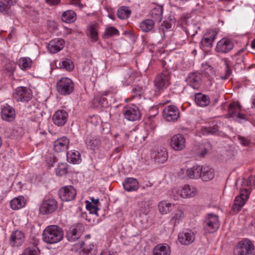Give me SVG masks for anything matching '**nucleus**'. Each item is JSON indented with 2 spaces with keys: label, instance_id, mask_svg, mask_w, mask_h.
<instances>
[{
  "label": "nucleus",
  "instance_id": "0e129e2a",
  "mask_svg": "<svg viewBox=\"0 0 255 255\" xmlns=\"http://www.w3.org/2000/svg\"><path fill=\"white\" fill-rule=\"evenodd\" d=\"M101 255H111L109 252L104 251L101 253Z\"/></svg>",
  "mask_w": 255,
  "mask_h": 255
},
{
  "label": "nucleus",
  "instance_id": "393cba45",
  "mask_svg": "<svg viewBox=\"0 0 255 255\" xmlns=\"http://www.w3.org/2000/svg\"><path fill=\"white\" fill-rule=\"evenodd\" d=\"M195 239L193 232L188 231L186 232L180 233L178 235V241L184 245H188L192 243Z\"/></svg>",
  "mask_w": 255,
  "mask_h": 255
},
{
  "label": "nucleus",
  "instance_id": "49530a36",
  "mask_svg": "<svg viewBox=\"0 0 255 255\" xmlns=\"http://www.w3.org/2000/svg\"><path fill=\"white\" fill-rule=\"evenodd\" d=\"M67 173V165L66 163H61L58 164L56 169V175L62 176L65 175Z\"/></svg>",
  "mask_w": 255,
  "mask_h": 255
},
{
  "label": "nucleus",
  "instance_id": "473e14b6",
  "mask_svg": "<svg viewBox=\"0 0 255 255\" xmlns=\"http://www.w3.org/2000/svg\"><path fill=\"white\" fill-rule=\"evenodd\" d=\"M25 200L23 196L13 199L10 202V207L13 210H18L25 206Z\"/></svg>",
  "mask_w": 255,
  "mask_h": 255
},
{
  "label": "nucleus",
  "instance_id": "dca6fc26",
  "mask_svg": "<svg viewBox=\"0 0 255 255\" xmlns=\"http://www.w3.org/2000/svg\"><path fill=\"white\" fill-rule=\"evenodd\" d=\"M151 157L159 163H163L168 159V153L164 148L157 147L151 152Z\"/></svg>",
  "mask_w": 255,
  "mask_h": 255
},
{
  "label": "nucleus",
  "instance_id": "69168bd1",
  "mask_svg": "<svg viewBox=\"0 0 255 255\" xmlns=\"http://www.w3.org/2000/svg\"><path fill=\"white\" fill-rule=\"evenodd\" d=\"M251 47L255 49V38L251 42Z\"/></svg>",
  "mask_w": 255,
  "mask_h": 255
},
{
  "label": "nucleus",
  "instance_id": "4c0bfd02",
  "mask_svg": "<svg viewBox=\"0 0 255 255\" xmlns=\"http://www.w3.org/2000/svg\"><path fill=\"white\" fill-rule=\"evenodd\" d=\"M154 25V22L152 19H146L139 24V28L143 32H148L152 30Z\"/></svg>",
  "mask_w": 255,
  "mask_h": 255
},
{
  "label": "nucleus",
  "instance_id": "2f4dec72",
  "mask_svg": "<svg viewBox=\"0 0 255 255\" xmlns=\"http://www.w3.org/2000/svg\"><path fill=\"white\" fill-rule=\"evenodd\" d=\"M55 65L58 68L64 69L67 71L72 70L74 67L73 62L69 59H66L62 61L56 60Z\"/></svg>",
  "mask_w": 255,
  "mask_h": 255
},
{
  "label": "nucleus",
  "instance_id": "423d86ee",
  "mask_svg": "<svg viewBox=\"0 0 255 255\" xmlns=\"http://www.w3.org/2000/svg\"><path fill=\"white\" fill-rule=\"evenodd\" d=\"M255 247L254 244L249 240L242 241L236 247L235 255H252Z\"/></svg>",
  "mask_w": 255,
  "mask_h": 255
},
{
  "label": "nucleus",
  "instance_id": "9b49d317",
  "mask_svg": "<svg viewBox=\"0 0 255 255\" xmlns=\"http://www.w3.org/2000/svg\"><path fill=\"white\" fill-rule=\"evenodd\" d=\"M163 116L168 122H175L180 116L179 109L175 106L170 105L166 107L163 111Z\"/></svg>",
  "mask_w": 255,
  "mask_h": 255
},
{
  "label": "nucleus",
  "instance_id": "e2e57ef3",
  "mask_svg": "<svg viewBox=\"0 0 255 255\" xmlns=\"http://www.w3.org/2000/svg\"><path fill=\"white\" fill-rule=\"evenodd\" d=\"M91 201H92V202H91V203H92L93 204H94V205H97V204L99 203V199H94V198H92L91 199Z\"/></svg>",
  "mask_w": 255,
  "mask_h": 255
},
{
  "label": "nucleus",
  "instance_id": "f03ea898",
  "mask_svg": "<svg viewBox=\"0 0 255 255\" xmlns=\"http://www.w3.org/2000/svg\"><path fill=\"white\" fill-rule=\"evenodd\" d=\"M198 193L196 188L188 184L178 188H174L171 191L170 196L175 200H178L179 198H190L195 197Z\"/></svg>",
  "mask_w": 255,
  "mask_h": 255
},
{
  "label": "nucleus",
  "instance_id": "7ed1b4c3",
  "mask_svg": "<svg viewBox=\"0 0 255 255\" xmlns=\"http://www.w3.org/2000/svg\"><path fill=\"white\" fill-rule=\"evenodd\" d=\"M171 73L164 70L157 74L154 80V91L161 92L170 85Z\"/></svg>",
  "mask_w": 255,
  "mask_h": 255
},
{
  "label": "nucleus",
  "instance_id": "58836bf2",
  "mask_svg": "<svg viewBox=\"0 0 255 255\" xmlns=\"http://www.w3.org/2000/svg\"><path fill=\"white\" fill-rule=\"evenodd\" d=\"M85 142L90 148L95 149L99 146L100 140L95 136L89 135L86 138Z\"/></svg>",
  "mask_w": 255,
  "mask_h": 255
},
{
  "label": "nucleus",
  "instance_id": "a18cd8bd",
  "mask_svg": "<svg viewBox=\"0 0 255 255\" xmlns=\"http://www.w3.org/2000/svg\"><path fill=\"white\" fill-rule=\"evenodd\" d=\"M119 34V31L117 29L114 27H109L105 30V31L103 35V37L104 38H107L112 37L115 35H118Z\"/></svg>",
  "mask_w": 255,
  "mask_h": 255
},
{
  "label": "nucleus",
  "instance_id": "4d7b16f0",
  "mask_svg": "<svg viewBox=\"0 0 255 255\" xmlns=\"http://www.w3.org/2000/svg\"><path fill=\"white\" fill-rule=\"evenodd\" d=\"M188 0H170V2L171 5L178 7L181 3L187 1Z\"/></svg>",
  "mask_w": 255,
  "mask_h": 255
},
{
  "label": "nucleus",
  "instance_id": "de8ad7c7",
  "mask_svg": "<svg viewBox=\"0 0 255 255\" xmlns=\"http://www.w3.org/2000/svg\"><path fill=\"white\" fill-rule=\"evenodd\" d=\"M149 204L144 201L138 203V209L142 214H147L149 211Z\"/></svg>",
  "mask_w": 255,
  "mask_h": 255
},
{
  "label": "nucleus",
  "instance_id": "20e7f679",
  "mask_svg": "<svg viewBox=\"0 0 255 255\" xmlns=\"http://www.w3.org/2000/svg\"><path fill=\"white\" fill-rule=\"evenodd\" d=\"M218 216L213 213L208 214L203 222L204 231L208 233H213L219 228Z\"/></svg>",
  "mask_w": 255,
  "mask_h": 255
},
{
  "label": "nucleus",
  "instance_id": "cd10ccee",
  "mask_svg": "<svg viewBox=\"0 0 255 255\" xmlns=\"http://www.w3.org/2000/svg\"><path fill=\"white\" fill-rule=\"evenodd\" d=\"M125 190L128 191H135L138 188V182L136 179L133 178H127L123 183Z\"/></svg>",
  "mask_w": 255,
  "mask_h": 255
},
{
  "label": "nucleus",
  "instance_id": "c9c22d12",
  "mask_svg": "<svg viewBox=\"0 0 255 255\" xmlns=\"http://www.w3.org/2000/svg\"><path fill=\"white\" fill-rule=\"evenodd\" d=\"M174 207L173 204L166 201H162L158 203V208L162 214H166L169 213Z\"/></svg>",
  "mask_w": 255,
  "mask_h": 255
},
{
  "label": "nucleus",
  "instance_id": "e433bc0d",
  "mask_svg": "<svg viewBox=\"0 0 255 255\" xmlns=\"http://www.w3.org/2000/svg\"><path fill=\"white\" fill-rule=\"evenodd\" d=\"M76 19V14L72 10H68L64 12L62 15V20L66 23H72Z\"/></svg>",
  "mask_w": 255,
  "mask_h": 255
},
{
  "label": "nucleus",
  "instance_id": "338daca9",
  "mask_svg": "<svg viewBox=\"0 0 255 255\" xmlns=\"http://www.w3.org/2000/svg\"><path fill=\"white\" fill-rule=\"evenodd\" d=\"M109 17H110L111 18H112V19H114V16H112V15L110 16V15H109Z\"/></svg>",
  "mask_w": 255,
  "mask_h": 255
},
{
  "label": "nucleus",
  "instance_id": "c756f323",
  "mask_svg": "<svg viewBox=\"0 0 255 255\" xmlns=\"http://www.w3.org/2000/svg\"><path fill=\"white\" fill-rule=\"evenodd\" d=\"M163 8L160 5H155L150 11V16L154 19L155 21L159 22L161 21L162 17Z\"/></svg>",
  "mask_w": 255,
  "mask_h": 255
},
{
  "label": "nucleus",
  "instance_id": "09e8293b",
  "mask_svg": "<svg viewBox=\"0 0 255 255\" xmlns=\"http://www.w3.org/2000/svg\"><path fill=\"white\" fill-rule=\"evenodd\" d=\"M39 251L35 247L27 248L21 255H39Z\"/></svg>",
  "mask_w": 255,
  "mask_h": 255
},
{
  "label": "nucleus",
  "instance_id": "39448f33",
  "mask_svg": "<svg viewBox=\"0 0 255 255\" xmlns=\"http://www.w3.org/2000/svg\"><path fill=\"white\" fill-rule=\"evenodd\" d=\"M56 88L60 95H69L73 91L74 84L70 79L62 78L57 82Z\"/></svg>",
  "mask_w": 255,
  "mask_h": 255
},
{
  "label": "nucleus",
  "instance_id": "6e6552de",
  "mask_svg": "<svg viewBox=\"0 0 255 255\" xmlns=\"http://www.w3.org/2000/svg\"><path fill=\"white\" fill-rule=\"evenodd\" d=\"M249 195L250 192L248 189H240V195L236 197L233 206V210L235 212H238L240 211L245 204Z\"/></svg>",
  "mask_w": 255,
  "mask_h": 255
},
{
  "label": "nucleus",
  "instance_id": "3c124183",
  "mask_svg": "<svg viewBox=\"0 0 255 255\" xmlns=\"http://www.w3.org/2000/svg\"><path fill=\"white\" fill-rule=\"evenodd\" d=\"M183 212L180 210H176L175 211L172 217V220L174 221V224L178 223L183 217Z\"/></svg>",
  "mask_w": 255,
  "mask_h": 255
},
{
  "label": "nucleus",
  "instance_id": "8fccbe9b",
  "mask_svg": "<svg viewBox=\"0 0 255 255\" xmlns=\"http://www.w3.org/2000/svg\"><path fill=\"white\" fill-rule=\"evenodd\" d=\"M86 209L89 211L91 214L97 215L98 208L97 205L93 204L91 202L86 201L85 202Z\"/></svg>",
  "mask_w": 255,
  "mask_h": 255
},
{
  "label": "nucleus",
  "instance_id": "1a4fd4ad",
  "mask_svg": "<svg viewBox=\"0 0 255 255\" xmlns=\"http://www.w3.org/2000/svg\"><path fill=\"white\" fill-rule=\"evenodd\" d=\"M125 118L130 121L139 120L141 117V112L139 108L135 105L125 107L123 110Z\"/></svg>",
  "mask_w": 255,
  "mask_h": 255
},
{
  "label": "nucleus",
  "instance_id": "774afa93",
  "mask_svg": "<svg viewBox=\"0 0 255 255\" xmlns=\"http://www.w3.org/2000/svg\"><path fill=\"white\" fill-rule=\"evenodd\" d=\"M83 242H82V244H81V245H80V247H81V248H82V247H83Z\"/></svg>",
  "mask_w": 255,
  "mask_h": 255
},
{
  "label": "nucleus",
  "instance_id": "052dcab7",
  "mask_svg": "<svg viewBox=\"0 0 255 255\" xmlns=\"http://www.w3.org/2000/svg\"><path fill=\"white\" fill-rule=\"evenodd\" d=\"M104 99L103 98H101L100 97H95L94 100H93V102H94V103L95 104H96L97 103H101L102 101H104Z\"/></svg>",
  "mask_w": 255,
  "mask_h": 255
},
{
  "label": "nucleus",
  "instance_id": "a211bd4d",
  "mask_svg": "<svg viewBox=\"0 0 255 255\" xmlns=\"http://www.w3.org/2000/svg\"><path fill=\"white\" fill-rule=\"evenodd\" d=\"M241 106L238 103H232L230 104L228 112L230 117L235 118L236 120L238 119H245V114L241 113Z\"/></svg>",
  "mask_w": 255,
  "mask_h": 255
},
{
  "label": "nucleus",
  "instance_id": "bf43d9fd",
  "mask_svg": "<svg viewBox=\"0 0 255 255\" xmlns=\"http://www.w3.org/2000/svg\"><path fill=\"white\" fill-rule=\"evenodd\" d=\"M46 0V2L48 4H51V5H56V4H57L60 1V0Z\"/></svg>",
  "mask_w": 255,
  "mask_h": 255
},
{
  "label": "nucleus",
  "instance_id": "a19ab883",
  "mask_svg": "<svg viewBox=\"0 0 255 255\" xmlns=\"http://www.w3.org/2000/svg\"><path fill=\"white\" fill-rule=\"evenodd\" d=\"M131 11L129 8L127 6L121 7L117 11V15L121 19H126L129 17Z\"/></svg>",
  "mask_w": 255,
  "mask_h": 255
},
{
  "label": "nucleus",
  "instance_id": "7c9ffc66",
  "mask_svg": "<svg viewBox=\"0 0 255 255\" xmlns=\"http://www.w3.org/2000/svg\"><path fill=\"white\" fill-rule=\"evenodd\" d=\"M202 172V166L199 165L194 166L187 170L186 174L188 177L191 179L200 178Z\"/></svg>",
  "mask_w": 255,
  "mask_h": 255
},
{
  "label": "nucleus",
  "instance_id": "c03bdc74",
  "mask_svg": "<svg viewBox=\"0 0 255 255\" xmlns=\"http://www.w3.org/2000/svg\"><path fill=\"white\" fill-rule=\"evenodd\" d=\"M4 70L12 75L15 70L16 64L13 61L9 60H6L5 63L3 66Z\"/></svg>",
  "mask_w": 255,
  "mask_h": 255
},
{
  "label": "nucleus",
  "instance_id": "a878e982",
  "mask_svg": "<svg viewBox=\"0 0 255 255\" xmlns=\"http://www.w3.org/2000/svg\"><path fill=\"white\" fill-rule=\"evenodd\" d=\"M215 175L214 170L208 166H202L200 179L203 181H209L212 180Z\"/></svg>",
  "mask_w": 255,
  "mask_h": 255
},
{
  "label": "nucleus",
  "instance_id": "13d9d810",
  "mask_svg": "<svg viewBox=\"0 0 255 255\" xmlns=\"http://www.w3.org/2000/svg\"><path fill=\"white\" fill-rule=\"evenodd\" d=\"M251 179H250V178H249V179H248V180H245L243 182V184L242 185V187L240 189H248L249 190V189L247 188L246 187V186H247L249 187L251 185Z\"/></svg>",
  "mask_w": 255,
  "mask_h": 255
},
{
  "label": "nucleus",
  "instance_id": "aec40b11",
  "mask_svg": "<svg viewBox=\"0 0 255 255\" xmlns=\"http://www.w3.org/2000/svg\"><path fill=\"white\" fill-rule=\"evenodd\" d=\"M1 117L2 119L5 121L11 122L15 117V110L12 107L5 104L1 108Z\"/></svg>",
  "mask_w": 255,
  "mask_h": 255
},
{
  "label": "nucleus",
  "instance_id": "6e6d98bb",
  "mask_svg": "<svg viewBox=\"0 0 255 255\" xmlns=\"http://www.w3.org/2000/svg\"><path fill=\"white\" fill-rule=\"evenodd\" d=\"M238 139L240 141V143L244 146H247L250 143V140L241 136H239L238 137Z\"/></svg>",
  "mask_w": 255,
  "mask_h": 255
},
{
  "label": "nucleus",
  "instance_id": "603ef678",
  "mask_svg": "<svg viewBox=\"0 0 255 255\" xmlns=\"http://www.w3.org/2000/svg\"><path fill=\"white\" fill-rule=\"evenodd\" d=\"M217 127H204L202 129L203 134H213L218 131Z\"/></svg>",
  "mask_w": 255,
  "mask_h": 255
},
{
  "label": "nucleus",
  "instance_id": "4be33fe9",
  "mask_svg": "<svg viewBox=\"0 0 255 255\" xmlns=\"http://www.w3.org/2000/svg\"><path fill=\"white\" fill-rule=\"evenodd\" d=\"M65 41L62 38H55L51 40L47 46L51 53H56L61 50L64 46Z\"/></svg>",
  "mask_w": 255,
  "mask_h": 255
},
{
  "label": "nucleus",
  "instance_id": "79ce46f5",
  "mask_svg": "<svg viewBox=\"0 0 255 255\" xmlns=\"http://www.w3.org/2000/svg\"><path fill=\"white\" fill-rule=\"evenodd\" d=\"M32 64L31 60L28 57L20 58L18 61V65L22 70L29 69Z\"/></svg>",
  "mask_w": 255,
  "mask_h": 255
},
{
  "label": "nucleus",
  "instance_id": "412c9836",
  "mask_svg": "<svg viewBox=\"0 0 255 255\" xmlns=\"http://www.w3.org/2000/svg\"><path fill=\"white\" fill-rule=\"evenodd\" d=\"M69 144V140L66 137L63 136L56 139L53 143V149L57 152L66 151Z\"/></svg>",
  "mask_w": 255,
  "mask_h": 255
},
{
  "label": "nucleus",
  "instance_id": "0eeeda50",
  "mask_svg": "<svg viewBox=\"0 0 255 255\" xmlns=\"http://www.w3.org/2000/svg\"><path fill=\"white\" fill-rule=\"evenodd\" d=\"M32 97L31 90L25 87H18L13 93V97L17 102H27L32 98Z\"/></svg>",
  "mask_w": 255,
  "mask_h": 255
},
{
  "label": "nucleus",
  "instance_id": "6ab92c4d",
  "mask_svg": "<svg viewBox=\"0 0 255 255\" xmlns=\"http://www.w3.org/2000/svg\"><path fill=\"white\" fill-rule=\"evenodd\" d=\"M202 76L200 73H190L186 79L188 85L194 89H198L201 84Z\"/></svg>",
  "mask_w": 255,
  "mask_h": 255
},
{
  "label": "nucleus",
  "instance_id": "72a5a7b5",
  "mask_svg": "<svg viewBox=\"0 0 255 255\" xmlns=\"http://www.w3.org/2000/svg\"><path fill=\"white\" fill-rule=\"evenodd\" d=\"M98 28L99 26L97 23L91 24L88 26L89 33L88 34L93 42H96L98 39Z\"/></svg>",
  "mask_w": 255,
  "mask_h": 255
},
{
  "label": "nucleus",
  "instance_id": "2eb2a0df",
  "mask_svg": "<svg viewBox=\"0 0 255 255\" xmlns=\"http://www.w3.org/2000/svg\"><path fill=\"white\" fill-rule=\"evenodd\" d=\"M59 195L62 200L69 201L75 198L76 192L73 186H66L60 189Z\"/></svg>",
  "mask_w": 255,
  "mask_h": 255
},
{
  "label": "nucleus",
  "instance_id": "bb28decb",
  "mask_svg": "<svg viewBox=\"0 0 255 255\" xmlns=\"http://www.w3.org/2000/svg\"><path fill=\"white\" fill-rule=\"evenodd\" d=\"M170 247L167 244H158L153 250V255H170Z\"/></svg>",
  "mask_w": 255,
  "mask_h": 255
},
{
  "label": "nucleus",
  "instance_id": "f8f14e48",
  "mask_svg": "<svg viewBox=\"0 0 255 255\" xmlns=\"http://www.w3.org/2000/svg\"><path fill=\"white\" fill-rule=\"evenodd\" d=\"M234 47V43L231 39L223 38L217 44L216 51L217 52L226 53L230 52Z\"/></svg>",
  "mask_w": 255,
  "mask_h": 255
},
{
  "label": "nucleus",
  "instance_id": "5fc2aeb1",
  "mask_svg": "<svg viewBox=\"0 0 255 255\" xmlns=\"http://www.w3.org/2000/svg\"><path fill=\"white\" fill-rule=\"evenodd\" d=\"M231 73H232V70L229 67L228 64L226 63V69H225V75H221L220 78L222 80H226V79H228L230 76V75H231Z\"/></svg>",
  "mask_w": 255,
  "mask_h": 255
},
{
  "label": "nucleus",
  "instance_id": "ea45409f",
  "mask_svg": "<svg viewBox=\"0 0 255 255\" xmlns=\"http://www.w3.org/2000/svg\"><path fill=\"white\" fill-rule=\"evenodd\" d=\"M67 160L73 163H77L80 160V154L78 151H71L67 153Z\"/></svg>",
  "mask_w": 255,
  "mask_h": 255
},
{
  "label": "nucleus",
  "instance_id": "f704fd0d",
  "mask_svg": "<svg viewBox=\"0 0 255 255\" xmlns=\"http://www.w3.org/2000/svg\"><path fill=\"white\" fill-rule=\"evenodd\" d=\"M196 104L201 107H206L210 103L209 98L201 93H197L195 96Z\"/></svg>",
  "mask_w": 255,
  "mask_h": 255
},
{
  "label": "nucleus",
  "instance_id": "f3484780",
  "mask_svg": "<svg viewBox=\"0 0 255 255\" xmlns=\"http://www.w3.org/2000/svg\"><path fill=\"white\" fill-rule=\"evenodd\" d=\"M68 113L64 110H58L53 115L52 120L54 124L58 126H64L67 121Z\"/></svg>",
  "mask_w": 255,
  "mask_h": 255
},
{
  "label": "nucleus",
  "instance_id": "864d4df0",
  "mask_svg": "<svg viewBox=\"0 0 255 255\" xmlns=\"http://www.w3.org/2000/svg\"><path fill=\"white\" fill-rule=\"evenodd\" d=\"M201 149H203V150L201 151L200 154L202 156H204L211 149V145L210 143H206L201 146Z\"/></svg>",
  "mask_w": 255,
  "mask_h": 255
},
{
  "label": "nucleus",
  "instance_id": "ddd939ff",
  "mask_svg": "<svg viewBox=\"0 0 255 255\" xmlns=\"http://www.w3.org/2000/svg\"><path fill=\"white\" fill-rule=\"evenodd\" d=\"M170 145L175 151L183 150L186 146V140L184 136L181 134L174 135L171 138Z\"/></svg>",
  "mask_w": 255,
  "mask_h": 255
},
{
  "label": "nucleus",
  "instance_id": "b1692460",
  "mask_svg": "<svg viewBox=\"0 0 255 255\" xmlns=\"http://www.w3.org/2000/svg\"><path fill=\"white\" fill-rule=\"evenodd\" d=\"M217 32L215 30L207 32L203 36L201 45L203 47H211L213 42L216 38Z\"/></svg>",
  "mask_w": 255,
  "mask_h": 255
},
{
  "label": "nucleus",
  "instance_id": "5701e85b",
  "mask_svg": "<svg viewBox=\"0 0 255 255\" xmlns=\"http://www.w3.org/2000/svg\"><path fill=\"white\" fill-rule=\"evenodd\" d=\"M24 233L19 230L13 232L10 237V243L12 246L18 247L21 246L24 241Z\"/></svg>",
  "mask_w": 255,
  "mask_h": 255
},
{
  "label": "nucleus",
  "instance_id": "c85d7f7f",
  "mask_svg": "<svg viewBox=\"0 0 255 255\" xmlns=\"http://www.w3.org/2000/svg\"><path fill=\"white\" fill-rule=\"evenodd\" d=\"M146 87L142 85H135L132 89L131 98L136 100L141 99L144 97V93Z\"/></svg>",
  "mask_w": 255,
  "mask_h": 255
},
{
  "label": "nucleus",
  "instance_id": "4468645a",
  "mask_svg": "<svg viewBox=\"0 0 255 255\" xmlns=\"http://www.w3.org/2000/svg\"><path fill=\"white\" fill-rule=\"evenodd\" d=\"M57 208V203L55 199H49L44 201L40 208V212L44 215L54 212Z\"/></svg>",
  "mask_w": 255,
  "mask_h": 255
},
{
  "label": "nucleus",
  "instance_id": "f257e3e1",
  "mask_svg": "<svg viewBox=\"0 0 255 255\" xmlns=\"http://www.w3.org/2000/svg\"><path fill=\"white\" fill-rule=\"evenodd\" d=\"M63 230L58 226H47L43 231L42 239L48 244H54L60 242L63 238Z\"/></svg>",
  "mask_w": 255,
  "mask_h": 255
},
{
  "label": "nucleus",
  "instance_id": "9d476101",
  "mask_svg": "<svg viewBox=\"0 0 255 255\" xmlns=\"http://www.w3.org/2000/svg\"><path fill=\"white\" fill-rule=\"evenodd\" d=\"M84 230L82 224H77L70 227L66 234V238L69 241L74 242L78 239Z\"/></svg>",
  "mask_w": 255,
  "mask_h": 255
},
{
  "label": "nucleus",
  "instance_id": "37998d69",
  "mask_svg": "<svg viewBox=\"0 0 255 255\" xmlns=\"http://www.w3.org/2000/svg\"><path fill=\"white\" fill-rule=\"evenodd\" d=\"M15 2L14 0H0V12L7 13L9 6Z\"/></svg>",
  "mask_w": 255,
  "mask_h": 255
},
{
  "label": "nucleus",
  "instance_id": "680f3d73",
  "mask_svg": "<svg viewBox=\"0 0 255 255\" xmlns=\"http://www.w3.org/2000/svg\"><path fill=\"white\" fill-rule=\"evenodd\" d=\"M149 128L150 129V130L153 131L155 129L156 125L154 123H151L150 125L149 126Z\"/></svg>",
  "mask_w": 255,
  "mask_h": 255
}]
</instances>
